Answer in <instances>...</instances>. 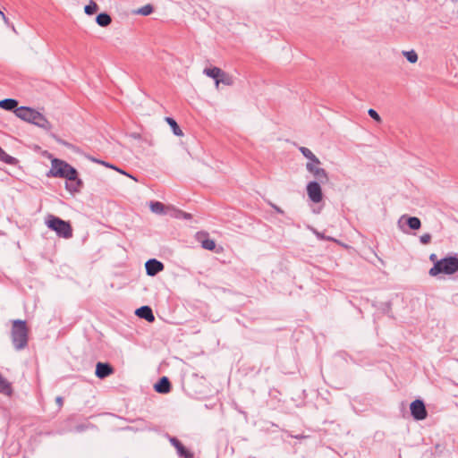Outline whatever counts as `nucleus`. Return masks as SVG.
I'll list each match as a JSON object with an SVG mask.
<instances>
[{"instance_id":"obj_7","label":"nucleus","mask_w":458,"mask_h":458,"mask_svg":"<svg viewBox=\"0 0 458 458\" xmlns=\"http://www.w3.org/2000/svg\"><path fill=\"white\" fill-rule=\"evenodd\" d=\"M411 415L415 420H423L428 417V411L423 400L416 399L410 404Z\"/></svg>"},{"instance_id":"obj_34","label":"nucleus","mask_w":458,"mask_h":458,"mask_svg":"<svg viewBox=\"0 0 458 458\" xmlns=\"http://www.w3.org/2000/svg\"><path fill=\"white\" fill-rule=\"evenodd\" d=\"M0 16L2 17L4 22L7 25V26H10L11 23H10V20L8 17L5 16V14L0 10Z\"/></svg>"},{"instance_id":"obj_39","label":"nucleus","mask_w":458,"mask_h":458,"mask_svg":"<svg viewBox=\"0 0 458 458\" xmlns=\"http://www.w3.org/2000/svg\"><path fill=\"white\" fill-rule=\"evenodd\" d=\"M84 428H85V427L83 425H80L77 427L78 431H82V430H84Z\"/></svg>"},{"instance_id":"obj_26","label":"nucleus","mask_w":458,"mask_h":458,"mask_svg":"<svg viewBox=\"0 0 458 458\" xmlns=\"http://www.w3.org/2000/svg\"><path fill=\"white\" fill-rule=\"evenodd\" d=\"M98 4L92 0L88 4H86L84 7V12L88 15H92V14L96 13L98 12Z\"/></svg>"},{"instance_id":"obj_37","label":"nucleus","mask_w":458,"mask_h":458,"mask_svg":"<svg viewBox=\"0 0 458 458\" xmlns=\"http://www.w3.org/2000/svg\"><path fill=\"white\" fill-rule=\"evenodd\" d=\"M429 260L433 262V265L435 264L436 261H439V259H437V254L435 253L430 254Z\"/></svg>"},{"instance_id":"obj_11","label":"nucleus","mask_w":458,"mask_h":458,"mask_svg":"<svg viewBox=\"0 0 458 458\" xmlns=\"http://www.w3.org/2000/svg\"><path fill=\"white\" fill-rule=\"evenodd\" d=\"M164 268L165 265L157 259H149L145 263L146 274L149 276H157L158 273L162 272Z\"/></svg>"},{"instance_id":"obj_27","label":"nucleus","mask_w":458,"mask_h":458,"mask_svg":"<svg viewBox=\"0 0 458 458\" xmlns=\"http://www.w3.org/2000/svg\"><path fill=\"white\" fill-rule=\"evenodd\" d=\"M173 211H174V214H172V216L175 218H178V219L183 218L186 220H190L192 218L191 214L184 212L182 210L174 208Z\"/></svg>"},{"instance_id":"obj_36","label":"nucleus","mask_w":458,"mask_h":458,"mask_svg":"<svg viewBox=\"0 0 458 458\" xmlns=\"http://www.w3.org/2000/svg\"><path fill=\"white\" fill-rule=\"evenodd\" d=\"M55 403H57V405H58L59 407H62V406H63V404H64V398H63L62 396H57V397L55 398Z\"/></svg>"},{"instance_id":"obj_22","label":"nucleus","mask_w":458,"mask_h":458,"mask_svg":"<svg viewBox=\"0 0 458 458\" xmlns=\"http://www.w3.org/2000/svg\"><path fill=\"white\" fill-rule=\"evenodd\" d=\"M203 72L209 78H212L215 80V83H216V80H218L219 76H221V73H223V70L218 67H211V68H205Z\"/></svg>"},{"instance_id":"obj_18","label":"nucleus","mask_w":458,"mask_h":458,"mask_svg":"<svg viewBox=\"0 0 458 458\" xmlns=\"http://www.w3.org/2000/svg\"><path fill=\"white\" fill-rule=\"evenodd\" d=\"M0 394L11 397L13 394V388L11 384L1 373H0Z\"/></svg>"},{"instance_id":"obj_17","label":"nucleus","mask_w":458,"mask_h":458,"mask_svg":"<svg viewBox=\"0 0 458 458\" xmlns=\"http://www.w3.org/2000/svg\"><path fill=\"white\" fill-rule=\"evenodd\" d=\"M198 240L201 243V247L208 250H214L216 249V242L215 240L208 237L207 233H198Z\"/></svg>"},{"instance_id":"obj_38","label":"nucleus","mask_w":458,"mask_h":458,"mask_svg":"<svg viewBox=\"0 0 458 458\" xmlns=\"http://www.w3.org/2000/svg\"><path fill=\"white\" fill-rule=\"evenodd\" d=\"M114 170H115V171H117V172H119V173H120V174H125V175H127V176H129V177H131V178H132V179L136 180L132 175H130L129 174H127L125 171H123V169H121V168H119V167H117V169H114Z\"/></svg>"},{"instance_id":"obj_19","label":"nucleus","mask_w":458,"mask_h":458,"mask_svg":"<svg viewBox=\"0 0 458 458\" xmlns=\"http://www.w3.org/2000/svg\"><path fill=\"white\" fill-rule=\"evenodd\" d=\"M300 152L309 159L307 163H312L313 165H321L320 160L317 156L308 148L306 147H300L299 148Z\"/></svg>"},{"instance_id":"obj_16","label":"nucleus","mask_w":458,"mask_h":458,"mask_svg":"<svg viewBox=\"0 0 458 458\" xmlns=\"http://www.w3.org/2000/svg\"><path fill=\"white\" fill-rule=\"evenodd\" d=\"M19 102L17 99L14 98H4L0 100V108L5 110V111H12L15 114V115L18 117L19 112L17 111L19 109Z\"/></svg>"},{"instance_id":"obj_8","label":"nucleus","mask_w":458,"mask_h":458,"mask_svg":"<svg viewBox=\"0 0 458 458\" xmlns=\"http://www.w3.org/2000/svg\"><path fill=\"white\" fill-rule=\"evenodd\" d=\"M320 183L317 181H311L306 186L307 195L313 203H319L323 199Z\"/></svg>"},{"instance_id":"obj_20","label":"nucleus","mask_w":458,"mask_h":458,"mask_svg":"<svg viewBox=\"0 0 458 458\" xmlns=\"http://www.w3.org/2000/svg\"><path fill=\"white\" fill-rule=\"evenodd\" d=\"M96 22L100 27H107L112 22V18L107 13H100L96 17Z\"/></svg>"},{"instance_id":"obj_15","label":"nucleus","mask_w":458,"mask_h":458,"mask_svg":"<svg viewBox=\"0 0 458 458\" xmlns=\"http://www.w3.org/2000/svg\"><path fill=\"white\" fill-rule=\"evenodd\" d=\"M171 382L165 376L160 377L154 385V390L158 394H168L171 391Z\"/></svg>"},{"instance_id":"obj_28","label":"nucleus","mask_w":458,"mask_h":458,"mask_svg":"<svg viewBox=\"0 0 458 458\" xmlns=\"http://www.w3.org/2000/svg\"><path fill=\"white\" fill-rule=\"evenodd\" d=\"M403 54L411 64H414L418 61V55L414 50L403 51Z\"/></svg>"},{"instance_id":"obj_1","label":"nucleus","mask_w":458,"mask_h":458,"mask_svg":"<svg viewBox=\"0 0 458 458\" xmlns=\"http://www.w3.org/2000/svg\"><path fill=\"white\" fill-rule=\"evenodd\" d=\"M456 272H458V253L448 254L439 261H436L428 274L431 276H437L440 274L451 276Z\"/></svg>"},{"instance_id":"obj_12","label":"nucleus","mask_w":458,"mask_h":458,"mask_svg":"<svg viewBox=\"0 0 458 458\" xmlns=\"http://www.w3.org/2000/svg\"><path fill=\"white\" fill-rule=\"evenodd\" d=\"M169 442L176 449L180 458H193V453L187 449L178 438L170 437Z\"/></svg>"},{"instance_id":"obj_30","label":"nucleus","mask_w":458,"mask_h":458,"mask_svg":"<svg viewBox=\"0 0 458 458\" xmlns=\"http://www.w3.org/2000/svg\"><path fill=\"white\" fill-rule=\"evenodd\" d=\"M154 7L151 4H146L138 10V13L147 16L153 13Z\"/></svg>"},{"instance_id":"obj_6","label":"nucleus","mask_w":458,"mask_h":458,"mask_svg":"<svg viewBox=\"0 0 458 458\" xmlns=\"http://www.w3.org/2000/svg\"><path fill=\"white\" fill-rule=\"evenodd\" d=\"M399 229L404 233H408V230L404 227V225L408 226L411 230H419L421 227V221L417 216H409L407 215H403L400 217L397 222Z\"/></svg>"},{"instance_id":"obj_31","label":"nucleus","mask_w":458,"mask_h":458,"mask_svg":"<svg viewBox=\"0 0 458 458\" xmlns=\"http://www.w3.org/2000/svg\"><path fill=\"white\" fill-rule=\"evenodd\" d=\"M391 309H392L391 301H386V302L381 303L382 311L384 313L387 314L389 317H392V315H390Z\"/></svg>"},{"instance_id":"obj_14","label":"nucleus","mask_w":458,"mask_h":458,"mask_svg":"<svg viewBox=\"0 0 458 458\" xmlns=\"http://www.w3.org/2000/svg\"><path fill=\"white\" fill-rule=\"evenodd\" d=\"M135 315L149 323H153L156 320L152 309L147 305L138 308L135 310Z\"/></svg>"},{"instance_id":"obj_13","label":"nucleus","mask_w":458,"mask_h":458,"mask_svg":"<svg viewBox=\"0 0 458 458\" xmlns=\"http://www.w3.org/2000/svg\"><path fill=\"white\" fill-rule=\"evenodd\" d=\"M114 369L108 362L98 361L96 364L95 375L99 379H104V378L109 377L110 375H112L114 373Z\"/></svg>"},{"instance_id":"obj_23","label":"nucleus","mask_w":458,"mask_h":458,"mask_svg":"<svg viewBox=\"0 0 458 458\" xmlns=\"http://www.w3.org/2000/svg\"><path fill=\"white\" fill-rule=\"evenodd\" d=\"M233 78L232 75L228 74L225 71H223V73H221V76H219L218 80H216V87L219 85V83H222L226 86H232L233 84Z\"/></svg>"},{"instance_id":"obj_35","label":"nucleus","mask_w":458,"mask_h":458,"mask_svg":"<svg viewBox=\"0 0 458 458\" xmlns=\"http://www.w3.org/2000/svg\"><path fill=\"white\" fill-rule=\"evenodd\" d=\"M270 205H271V207L273 208V209H274L277 214L284 215V210H283L280 207L276 206V204H270Z\"/></svg>"},{"instance_id":"obj_32","label":"nucleus","mask_w":458,"mask_h":458,"mask_svg":"<svg viewBox=\"0 0 458 458\" xmlns=\"http://www.w3.org/2000/svg\"><path fill=\"white\" fill-rule=\"evenodd\" d=\"M368 114L373 119L375 120L376 122H378L380 123L381 122V117L380 115L378 114V113L373 109V108H369V111H368Z\"/></svg>"},{"instance_id":"obj_29","label":"nucleus","mask_w":458,"mask_h":458,"mask_svg":"<svg viewBox=\"0 0 458 458\" xmlns=\"http://www.w3.org/2000/svg\"><path fill=\"white\" fill-rule=\"evenodd\" d=\"M89 159L90 161H92L93 163H96V164H99V165H102L106 167H108V168H111V169H117V166L114 165V164H111V163H108L106 161H104V160H101V159H98L97 157H89Z\"/></svg>"},{"instance_id":"obj_25","label":"nucleus","mask_w":458,"mask_h":458,"mask_svg":"<svg viewBox=\"0 0 458 458\" xmlns=\"http://www.w3.org/2000/svg\"><path fill=\"white\" fill-rule=\"evenodd\" d=\"M150 210L158 215L165 214V206L160 201H151L149 204Z\"/></svg>"},{"instance_id":"obj_5","label":"nucleus","mask_w":458,"mask_h":458,"mask_svg":"<svg viewBox=\"0 0 458 458\" xmlns=\"http://www.w3.org/2000/svg\"><path fill=\"white\" fill-rule=\"evenodd\" d=\"M46 225L50 230L55 232L58 237L64 239L72 237V228L69 221L63 220L54 215H48L46 219Z\"/></svg>"},{"instance_id":"obj_3","label":"nucleus","mask_w":458,"mask_h":458,"mask_svg":"<svg viewBox=\"0 0 458 458\" xmlns=\"http://www.w3.org/2000/svg\"><path fill=\"white\" fill-rule=\"evenodd\" d=\"M76 174L77 169L75 167L64 160L55 157L51 160V167L47 173V176L68 180L74 178Z\"/></svg>"},{"instance_id":"obj_40","label":"nucleus","mask_w":458,"mask_h":458,"mask_svg":"<svg viewBox=\"0 0 458 458\" xmlns=\"http://www.w3.org/2000/svg\"><path fill=\"white\" fill-rule=\"evenodd\" d=\"M11 26H12V29H13V30H15V29H14V25H13V24H12Z\"/></svg>"},{"instance_id":"obj_24","label":"nucleus","mask_w":458,"mask_h":458,"mask_svg":"<svg viewBox=\"0 0 458 458\" xmlns=\"http://www.w3.org/2000/svg\"><path fill=\"white\" fill-rule=\"evenodd\" d=\"M165 121L171 127L173 133L175 136H182L183 135L182 129L180 128L177 122L173 117H165Z\"/></svg>"},{"instance_id":"obj_2","label":"nucleus","mask_w":458,"mask_h":458,"mask_svg":"<svg viewBox=\"0 0 458 458\" xmlns=\"http://www.w3.org/2000/svg\"><path fill=\"white\" fill-rule=\"evenodd\" d=\"M17 111L19 112L18 117L20 119L40 127L46 131L52 129L51 123L38 111L29 106H20Z\"/></svg>"},{"instance_id":"obj_10","label":"nucleus","mask_w":458,"mask_h":458,"mask_svg":"<svg viewBox=\"0 0 458 458\" xmlns=\"http://www.w3.org/2000/svg\"><path fill=\"white\" fill-rule=\"evenodd\" d=\"M83 187L84 182L80 178L78 171L74 178H70L66 180L64 183L65 190L72 196L77 193H80Z\"/></svg>"},{"instance_id":"obj_21","label":"nucleus","mask_w":458,"mask_h":458,"mask_svg":"<svg viewBox=\"0 0 458 458\" xmlns=\"http://www.w3.org/2000/svg\"><path fill=\"white\" fill-rule=\"evenodd\" d=\"M0 160L4 163L10 165H17L19 164V160L8 155L1 147H0Z\"/></svg>"},{"instance_id":"obj_33","label":"nucleus","mask_w":458,"mask_h":458,"mask_svg":"<svg viewBox=\"0 0 458 458\" xmlns=\"http://www.w3.org/2000/svg\"><path fill=\"white\" fill-rule=\"evenodd\" d=\"M431 234L428 233H426L424 234H422L420 237V242L422 243V244H428L430 242H431Z\"/></svg>"},{"instance_id":"obj_4","label":"nucleus","mask_w":458,"mask_h":458,"mask_svg":"<svg viewBox=\"0 0 458 458\" xmlns=\"http://www.w3.org/2000/svg\"><path fill=\"white\" fill-rule=\"evenodd\" d=\"M11 337L16 350H22L28 345L29 329L25 320H13L11 329Z\"/></svg>"},{"instance_id":"obj_9","label":"nucleus","mask_w":458,"mask_h":458,"mask_svg":"<svg viewBox=\"0 0 458 458\" xmlns=\"http://www.w3.org/2000/svg\"><path fill=\"white\" fill-rule=\"evenodd\" d=\"M318 165H313L312 163H307L306 164V169L309 173H310L317 182H319L321 183H326L328 182V174L327 172L321 167L318 166Z\"/></svg>"}]
</instances>
